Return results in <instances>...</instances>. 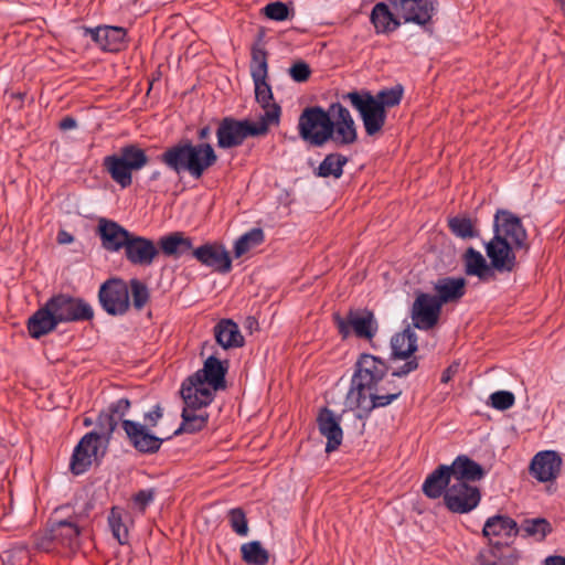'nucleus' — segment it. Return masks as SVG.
I'll use <instances>...</instances> for the list:
<instances>
[{
  "label": "nucleus",
  "instance_id": "f257e3e1",
  "mask_svg": "<svg viewBox=\"0 0 565 565\" xmlns=\"http://www.w3.org/2000/svg\"><path fill=\"white\" fill-rule=\"evenodd\" d=\"M226 373L227 362L211 355L204 361L202 369L183 381L180 393L184 407L182 423L175 435L194 434L206 427L210 417L206 407L213 402L215 393L226 387Z\"/></svg>",
  "mask_w": 565,
  "mask_h": 565
},
{
  "label": "nucleus",
  "instance_id": "f03ea898",
  "mask_svg": "<svg viewBox=\"0 0 565 565\" xmlns=\"http://www.w3.org/2000/svg\"><path fill=\"white\" fill-rule=\"evenodd\" d=\"M493 237L484 245L494 273H511L516 266L515 250L526 248L527 234L521 220L505 210L494 215Z\"/></svg>",
  "mask_w": 565,
  "mask_h": 565
},
{
  "label": "nucleus",
  "instance_id": "7ed1b4c3",
  "mask_svg": "<svg viewBox=\"0 0 565 565\" xmlns=\"http://www.w3.org/2000/svg\"><path fill=\"white\" fill-rule=\"evenodd\" d=\"M159 160L177 174L188 172L199 180L217 161L214 148L207 142L193 143L185 139L167 148Z\"/></svg>",
  "mask_w": 565,
  "mask_h": 565
},
{
  "label": "nucleus",
  "instance_id": "20e7f679",
  "mask_svg": "<svg viewBox=\"0 0 565 565\" xmlns=\"http://www.w3.org/2000/svg\"><path fill=\"white\" fill-rule=\"evenodd\" d=\"M250 75L255 86L256 100L264 110L258 120L266 124L267 128L271 125H278L281 109L279 105L274 103L271 87L267 83V53L262 47L254 46L252 50Z\"/></svg>",
  "mask_w": 565,
  "mask_h": 565
},
{
  "label": "nucleus",
  "instance_id": "39448f33",
  "mask_svg": "<svg viewBox=\"0 0 565 565\" xmlns=\"http://www.w3.org/2000/svg\"><path fill=\"white\" fill-rule=\"evenodd\" d=\"M149 162L146 151L136 143H128L117 153L103 159V168L114 182L126 189L132 183V172L143 169Z\"/></svg>",
  "mask_w": 565,
  "mask_h": 565
},
{
  "label": "nucleus",
  "instance_id": "423d86ee",
  "mask_svg": "<svg viewBox=\"0 0 565 565\" xmlns=\"http://www.w3.org/2000/svg\"><path fill=\"white\" fill-rule=\"evenodd\" d=\"M343 99L350 102L358 111L367 136L374 137L382 132L386 122V110L373 99L371 92L364 89L349 92L343 95Z\"/></svg>",
  "mask_w": 565,
  "mask_h": 565
},
{
  "label": "nucleus",
  "instance_id": "0eeeda50",
  "mask_svg": "<svg viewBox=\"0 0 565 565\" xmlns=\"http://www.w3.org/2000/svg\"><path fill=\"white\" fill-rule=\"evenodd\" d=\"M267 131L268 128L266 124H262L259 120H238L232 117H225L222 119L216 130L217 146L222 149L238 147L246 138L264 136Z\"/></svg>",
  "mask_w": 565,
  "mask_h": 565
},
{
  "label": "nucleus",
  "instance_id": "6e6552de",
  "mask_svg": "<svg viewBox=\"0 0 565 565\" xmlns=\"http://www.w3.org/2000/svg\"><path fill=\"white\" fill-rule=\"evenodd\" d=\"M328 141H332L337 147L352 146L358 141V127L354 118L341 103L329 105Z\"/></svg>",
  "mask_w": 565,
  "mask_h": 565
},
{
  "label": "nucleus",
  "instance_id": "1a4fd4ad",
  "mask_svg": "<svg viewBox=\"0 0 565 565\" xmlns=\"http://www.w3.org/2000/svg\"><path fill=\"white\" fill-rule=\"evenodd\" d=\"M298 134L300 138L313 147H322L327 143L329 130V107H307L298 119Z\"/></svg>",
  "mask_w": 565,
  "mask_h": 565
},
{
  "label": "nucleus",
  "instance_id": "9d476101",
  "mask_svg": "<svg viewBox=\"0 0 565 565\" xmlns=\"http://www.w3.org/2000/svg\"><path fill=\"white\" fill-rule=\"evenodd\" d=\"M333 319L343 338L353 332L358 338L371 340L377 331L374 315L367 309H352L347 317L334 315Z\"/></svg>",
  "mask_w": 565,
  "mask_h": 565
},
{
  "label": "nucleus",
  "instance_id": "9b49d317",
  "mask_svg": "<svg viewBox=\"0 0 565 565\" xmlns=\"http://www.w3.org/2000/svg\"><path fill=\"white\" fill-rule=\"evenodd\" d=\"M47 302L58 323L87 321L94 317L92 306L81 298L60 294L50 298Z\"/></svg>",
  "mask_w": 565,
  "mask_h": 565
},
{
  "label": "nucleus",
  "instance_id": "f8f14e48",
  "mask_svg": "<svg viewBox=\"0 0 565 565\" xmlns=\"http://www.w3.org/2000/svg\"><path fill=\"white\" fill-rule=\"evenodd\" d=\"M404 23L426 28L436 12V0H386Z\"/></svg>",
  "mask_w": 565,
  "mask_h": 565
},
{
  "label": "nucleus",
  "instance_id": "ddd939ff",
  "mask_svg": "<svg viewBox=\"0 0 565 565\" xmlns=\"http://www.w3.org/2000/svg\"><path fill=\"white\" fill-rule=\"evenodd\" d=\"M98 297L103 309L111 316L124 315L129 309V287L121 279H110L104 282Z\"/></svg>",
  "mask_w": 565,
  "mask_h": 565
},
{
  "label": "nucleus",
  "instance_id": "4468645a",
  "mask_svg": "<svg viewBox=\"0 0 565 565\" xmlns=\"http://www.w3.org/2000/svg\"><path fill=\"white\" fill-rule=\"evenodd\" d=\"M480 499V490L470 483L451 482L444 494L446 507L454 513L472 511L478 507Z\"/></svg>",
  "mask_w": 565,
  "mask_h": 565
},
{
  "label": "nucleus",
  "instance_id": "2eb2a0df",
  "mask_svg": "<svg viewBox=\"0 0 565 565\" xmlns=\"http://www.w3.org/2000/svg\"><path fill=\"white\" fill-rule=\"evenodd\" d=\"M441 308L440 302L436 300V296L419 292L411 309L413 326L419 330L433 329L439 320Z\"/></svg>",
  "mask_w": 565,
  "mask_h": 565
},
{
  "label": "nucleus",
  "instance_id": "dca6fc26",
  "mask_svg": "<svg viewBox=\"0 0 565 565\" xmlns=\"http://www.w3.org/2000/svg\"><path fill=\"white\" fill-rule=\"evenodd\" d=\"M121 427L130 446L141 454H156L159 451L164 440L163 438L152 434L148 426H143L141 423L136 420H122Z\"/></svg>",
  "mask_w": 565,
  "mask_h": 565
},
{
  "label": "nucleus",
  "instance_id": "f3484780",
  "mask_svg": "<svg viewBox=\"0 0 565 565\" xmlns=\"http://www.w3.org/2000/svg\"><path fill=\"white\" fill-rule=\"evenodd\" d=\"M192 256L203 266L214 271L227 274L232 269V259L224 245L206 243L192 250Z\"/></svg>",
  "mask_w": 565,
  "mask_h": 565
},
{
  "label": "nucleus",
  "instance_id": "a211bd4d",
  "mask_svg": "<svg viewBox=\"0 0 565 565\" xmlns=\"http://www.w3.org/2000/svg\"><path fill=\"white\" fill-rule=\"evenodd\" d=\"M124 252L128 263L140 267H149L159 255V249L152 239L135 233L128 239Z\"/></svg>",
  "mask_w": 565,
  "mask_h": 565
},
{
  "label": "nucleus",
  "instance_id": "6ab92c4d",
  "mask_svg": "<svg viewBox=\"0 0 565 565\" xmlns=\"http://www.w3.org/2000/svg\"><path fill=\"white\" fill-rule=\"evenodd\" d=\"M100 435L95 431L85 434L74 448L70 468L74 475H82L92 466L93 459L97 456Z\"/></svg>",
  "mask_w": 565,
  "mask_h": 565
},
{
  "label": "nucleus",
  "instance_id": "aec40b11",
  "mask_svg": "<svg viewBox=\"0 0 565 565\" xmlns=\"http://www.w3.org/2000/svg\"><path fill=\"white\" fill-rule=\"evenodd\" d=\"M132 232H129L119 223L102 217L97 225V235L102 246L110 253H118L124 249Z\"/></svg>",
  "mask_w": 565,
  "mask_h": 565
},
{
  "label": "nucleus",
  "instance_id": "412c9836",
  "mask_svg": "<svg viewBox=\"0 0 565 565\" xmlns=\"http://www.w3.org/2000/svg\"><path fill=\"white\" fill-rule=\"evenodd\" d=\"M84 35L92 40L104 51L119 52L127 45V32L120 26H97L95 29L83 28Z\"/></svg>",
  "mask_w": 565,
  "mask_h": 565
},
{
  "label": "nucleus",
  "instance_id": "4be33fe9",
  "mask_svg": "<svg viewBox=\"0 0 565 565\" xmlns=\"http://www.w3.org/2000/svg\"><path fill=\"white\" fill-rule=\"evenodd\" d=\"M561 467L562 458L558 454L553 450H544L533 457L530 471L537 481L548 482L557 478Z\"/></svg>",
  "mask_w": 565,
  "mask_h": 565
},
{
  "label": "nucleus",
  "instance_id": "5701e85b",
  "mask_svg": "<svg viewBox=\"0 0 565 565\" xmlns=\"http://www.w3.org/2000/svg\"><path fill=\"white\" fill-rule=\"evenodd\" d=\"M340 423L341 418L327 407L322 408L317 417L319 433L327 439L328 454L337 450L342 444L343 430Z\"/></svg>",
  "mask_w": 565,
  "mask_h": 565
},
{
  "label": "nucleus",
  "instance_id": "b1692460",
  "mask_svg": "<svg viewBox=\"0 0 565 565\" xmlns=\"http://www.w3.org/2000/svg\"><path fill=\"white\" fill-rule=\"evenodd\" d=\"M81 529L75 520H60L52 523L47 539L56 546L74 551L79 545Z\"/></svg>",
  "mask_w": 565,
  "mask_h": 565
},
{
  "label": "nucleus",
  "instance_id": "393cba45",
  "mask_svg": "<svg viewBox=\"0 0 565 565\" xmlns=\"http://www.w3.org/2000/svg\"><path fill=\"white\" fill-rule=\"evenodd\" d=\"M363 382L352 379L351 387L345 397V405L359 412V418L369 417L376 409L371 395V385H361Z\"/></svg>",
  "mask_w": 565,
  "mask_h": 565
},
{
  "label": "nucleus",
  "instance_id": "a878e982",
  "mask_svg": "<svg viewBox=\"0 0 565 565\" xmlns=\"http://www.w3.org/2000/svg\"><path fill=\"white\" fill-rule=\"evenodd\" d=\"M387 372L384 361L372 354H362L356 362V371L353 379L363 382L362 385H372L381 381Z\"/></svg>",
  "mask_w": 565,
  "mask_h": 565
},
{
  "label": "nucleus",
  "instance_id": "bb28decb",
  "mask_svg": "<svg viewBox=\"0 0 565 565\" xmlns=\"http://www.w3.org/2000/svg\"><path fill=\"white\" fill-rule=\"evenodd\" d=\"M452 482L470 483L480 480L484 472L482 467L467 456H458L450 466H447Z\"/></svg>",
  "mask_w": 565,
  "mask_h": 565
},
{
  "label": "nucleus",
  "instance_id": "cd10ccee",
  "mask_svg": "<svg viewBox=\"0 0 565 565\" xmlns=\"http://www.w3.org/2000/svg\"><path fill=\"white\" fill-rule=\"evenodd\" d=\"M390 3H376L370 14V21L373 24L377 34H388L396 31L401 24L402 19L399 14H394L390 9Z\"/></svg>",
  "mask_w": 565,
  "mask_h": 565
},
{
  "label": "nucleus",
  "instance_id": "c85d7f7f",
  "mask_svg": "<svg viewBox=\"0 0 565 565\" xmlns=\"http://www.w3.org/2000/svg\"><path fill=\"white\" fill-rule=\"evenodd\" d=\"M463 263L465 271L468 276H476L483 282H489L497 278L491 264H488L483 255L472 247L466 250Z\"/></svg>",
  "mask_w": 565,
  "mask_h": 565
},
{
  "label": "nucleus",
  "instance_id": "c756f323",
  "mask_svg": "<svg viewBox=\"0 0 565 565\" xmlns=\"http://www.w3.org/2000/svg\"><path fill=\"white\" fill-rule=\"evenodd\" d=\"M518 533L519 526L516 522L512 518L502 514L489 518L482 529L483 536L489 540H507L515 536Z\"/></svg>",
  "mask_w": 565,
  "mask_h": 565
},
{
  "label": "nucleus",
  "instance_id": "7c9ffc66",
  "mask_svg": "<svg viewBox=\"0 0 565 565\" xmlns=\"http://www.w3.org/2000/svg\"><path fill=\"white\" fill-rule=\"evenodd\" d=\"M49 302L44 307L38 309L28 320L26 327L31 338L40 339L41 337L52 332L58 322L54 317Z\"/></svg>",
  "mask_w": 565,
  "mask_h": 565
},
{
  "label": "nucleus",
  "instance_id": "2f4dec72",
  "mask_svg": "<svg viewBox=\"0 0 565 565\" xmlns=\"http://www.w3.org/2000/svg\"><path fill=\"white\" fill-rule=\"evenodd\" d=\"M130 401L128 398H119L113 402L107 411L102 412L97 419V425L102 428L103 434L110 436L118 423L122 422L124 416L130 409Z\"/></svg>",
  "mask_w": 565,
  "mask_h": 565
},
{
  "label": "nucleus",
  "instance_id": "473e14b6",
  "mask_svg": "<svg viewBox=\"0 0 565 565\" xmlns=\"http://www.w3.org/2000/svg\"><path fill=\"white\" fill-rule=\"evenodd\" d=\"M403 393V390L395 380L391 377H383L381 381L371 385V395L375 404V408H381L390 405L397 399Z\"/></svg>",
  "mask_w": 565,
  "mask_h": 565
},
{
  "label": "nucleus",
  "instance_id": "72a5a7b5",
  "mask_svg": "<svg viewBox=\"0 0 565 565\" xmlns=\"http://www.w3.org/2000/svg\"><path fill=\"white\" fill-rule=\"evenodd\" d=\"M158 245L166 256L180 257L194 249L192 238L183 232H172L160 237Z\"/></svg>",
  "mask_w": 565,
  "mask_h": 565
},
{
  "label": "nucleus",
  "instance_id": "f704fd0d",
  "mask_svg": "<svg viewBox=\"0 0 565 565\" xmlns=\"http://www.w3.org/2000/svg\"><path fill=\"white\" fill-rule=\"evenodd\" d=\"M214 337L223 349L241 348L244 344V337L242 335L238 326L230 320L223 319L214 327Z\"/></svg>",
  "mask_w": 565,
  "mask_h": 565
},
{
  "label": "nucleus",
  "instance_id": "c9c22d12",
  "mask_svg": "<svg viewBox=\"0 0 565 565\" xmlns=\"http://www.w3.org/2000/svg\"><path fill=\"white\" fill-rule=\"evenodd\" d=\"M466 281L463 278H444L435 284L436 300L444 303L457 301L465 295Z\"/></svg>",
  "mask_w": 565,
  "mask_h": 565
},
{
  "label": "nucleus",
  "instance_id": "e433bc0d",
  "mask_svg": "<svg viewBox=\"0 0 565 565\" xmlns=\"http://www.w3.org/2000/svg\"><path fill=\"white\" fill-rule=\"evenodd\" d=\"M452 482L451 476L447 466H439L434 470L423 483V492L431 499L439 498L445 494L446 489Z\"/></svg>",
  "mask_w": 565,
  "mask_h": 565
},
{
  "label": "nucleus",
  "instance_id": "4c0bfd02",
  "mask_svg": "<svg viewBox=\"0 0 565 565\" xmlns=\"http://www.w3.org/2000/svg\"><path fill=\"white\" fill-rule=\"evenodd\" d=\"M391 345L395 358L407 359L417 350V337L407 328L392 338Z\"/></svg>",
  "mask_w": 565,
  "mask_h": 565
},
{
  "label": "nucleus",
  "instance_id": "58836bf2",
  "mask_svg": "<svg viewBox=\"0 0 565 565\" xmlns=\"http://www.w3.org/2000/svg\"><path fill=\"white\" fill-rule=\"evenodd\" d=\"M348 163V158L341 153H329L324 157L318 167L317 175L322 178L333 177L339 179L343 174V167Z\"/></svg>",
  "mask_w": 565,
  "mask_h": 565
},
{
  "label": "nucleus",
  "instance_id": "ea45409f",
  "mask_svg": "<svg viewBox=\"0 0 565 565\" xmlns=\"http://www.w3.org/2000/svg\"><path fill=\"white\" fill-rule=\"evenodd\" d=\"M475 565H514V561L510 555H505L503 548L497 544L481 550Z\"/></svg>",
  "mask_w": 565,
  "mask_h": 565
},
{
  "label": "nucleus",
  "instance_id": "a19ab883",
  "mask_svg": "<svg viewBox=\"0 0 565 565\" xmlns=\"http://www.w3.org/2000/svg\"><path fill=\"white\" fill-rule=\"evenodd\" d=\"M241 553L243 561L248 565H266L269 561V554L259 541L244 543Z\"/></svg>",
  "mask_w": 565,
  "mask_h": 565
},
{
  "label": "nucleus",
  "instance_id": "79ce46f5",
  "mask_svg": "<svg viewBox=\"0 0 565 565\" xmlns=\"http://www.w3.org/2000/svg\"><path fill=\"white\" fill-rule=\"evenodd\" d=\"M264 232L262 228H252L247 233L243 234L234 244L235 257H241L252 248L258 246L264 242Z\"/></svg>",
  "mask_w": 565,
  "mask_h": 565
},
{
  "label": "nucleus",
  "instance_id": "37998d69",
  "mask_svg": "<svg viewBox=\"0 0 565 565\" xmlns=\"http://www.w3.org/2000/svg\"><path fill=\"white\" fill-rule=\"evenodd\" d=\"M526 536H531L536 541H543L551 532V523L543 518L524 520L519 527Z\"/></svg>",
  "mask_w": 565,
  "mask_h": 565
},
{
  "label": "nucleus",
  "instance_id": "c03bdc74",
  "mask_svg": "<svg viewBox=\"0 0 565 565\" xmlns=\"http://www.w3.org/2000/svg\"><path fill=\"white\" fill-rule=\"evenodd\" d=\"M124 511L118 507H113L108 515V524L113 536L119 544L124 545L128 542V527L122 522Z\"/></svg>",
  "mask_w": 565,
  "mask_h": 565
},
{
  "label": "nucleus",
  "instance_id": "a18cd8bd",
  "mask_svg": "<svg viewBox=\"0 0 565 565\" xmlns=\"http://www.w3.org/2000/svg\"><path fill=\"white\" fill-rule=\"evenodd\" d=\"M448 225L452 234L461 238H472L477 236L475 222L466 216H455L449 218Z\"/></svg>",
  "mask_w": 565,
  "mask_h": 565
},
{
  "label": "nucleus",
  "instance_id": "49530a36",
  "mask_svg": "<svg viewBox=\"0 0 565 565\" xmlns=\"http://www.w3.org/2000/svg\"><path fill=\"white\" fill-rule=\"evenodd\" d=\"M403 97V89L401 86L392 87L388 89H382L376 95H373V99L384 109L398 105Z\"/></svg>",
  "mask_w": 565,
  "mask_h": 565
},
{
  "label": "nucleus",
  "instance_id": "de8ad7c7",
  "mask_svg": "<svg viewBox=\"0 0 565 565\" xmlns=\"http://www.w3.org/2000/svg\"><path fill=\"white\" fill-rule=\"evenodd\" d=\"M228 522L232 530L238 536H247L248 535V523L245 515V512L241 508H234L228 511Z\"/></svg>",
  "mask_w": 565,
  "mask_h": 565
},
{
  "label": "nucleus",
  "instance_id": "09e8293b",
  "mask_svg": "<svg viewBox=\"0 0 565 565\" xmlns=\"http://www.w3.org/2000/svg\"><path fill=\"white\" fill-rule=\"evenodd\" d=\"M129 284V291H131L132 295V305L137 310H141L149 300L148 287L138 279H131Z\"/></svg>",
  "mask_w": 565,
  "mask_h": 565
},
{
  "label": "nucleus",
  "instance_id": "8fccbe9b",
  "mask_svg": "<svg viewBox=\"0 0 565 565\" xmlns=\"http://www.w3.org/2000/svg\"><path fill=\"white\" fill-rule=\"evenodd\" d=\"M515 403V396L510 391H497L489 396L488 405L498 411H507Z\"/></svg>",
  "mask_w": 565,
  "mask_h": 565
},
{
  "label": "nucleus",
  "instance_id": "3c124183",
  "mask_svg": "<svg viewBox=\"0 0 565 565\" xmlns=\"http://www.w3.org/2000/svg\"><path fill=\"white\" fill-rule=\"evenodd\" d=\"M264 14L274 21H285L289 18V8L281 1L270 2L263 9Z\"/></svg>",
  "mask_w": 565,
  "mask_h": 565
},
{
  "label": "nucleus",
  "instance_id": "603ef678",
  "mask_svg": "<svg viewBox=\"0 0 565 565\" xmlns=\"http://www.w3.org/2000/svg\"><path fill=\"white\" fill-rule=\"evenodd\" d=\"M154 499V490L153 489H145L138 491L134 498V504L140 510L145 511L146 508L153 501Z\"/></svg>",
  "mask_w": 565,
  "mask_h": 565
},
{
  "label": "nucleus",
  "instance_id": "864d4df0",
  "mask_svg": "<svg viewBox=\"0 0 565 565\" xmlns=\"http://www.w3.org/2000/svg\"><path fill=\"white\" fill-rule=\"evenodd\" d=\"M310 73L311 72L309 65L303 62L295 63L289 70L291 78L299 83L307 81L310 76Z\"/></svg>",
  "mask_w": 565,
  "mask_h": 565
},
{
  "label": "nucleus",
  "instance_id": "5fc2aeb1",
  "mask_svg": "<svg viewBox=\"0 0 565 565\" xmlns=\"http://www.w3.org/2000/svg\"><path fill=\"white\" fill-rule=\"evenodd\" d=\"M163 417V408L157 404L149 412L143 415V426H148L149 429L156 427Z\"/></svg>",
  "mask_w": 565,
  "mask_h": 565
},
{
  "label": "nucleus",
  "instance_id": "6e6d98bb",
  "mask_svg": "<svg viewBox=\"0 0 565 565\" xmlns=\"http://www.w3.org/2000/svg\"><path fill=\"white\" fill-rule=\"evenodd\" d=\"M417 367H418V362L414 358V359L406 361V363H404L402 366H399L398 369L393 371L391 376L392 377H404L407 374H409L411 372L415 371Z\"/></svg>",
  "mask_w": 565,
  "mask_h": 565
},
{
  "label": "nucleus",
  "instance_id": "4d7b16f0",
  "mask_svg": "<svg viewBox=\"0 0 565 565\" xmlns=\"http://www.w3.org/2000/svg\"><path fill=\"white\" fill-rule=\"evenodd\" d=\"M458 364H451L450 366H448L441 374V383L447 384L448 382H450L454 375L456 374Z\"/></svg>",
  "mask_w": 565,
  "mask_h": 565
},
{
  "label": "nucleus",
  "instance_id": "13d9d810",
  "mask_svg": "<svg viewBox=\"0 0 565 565\" xmlns=\"http://www.w3.org/2000/svg\"><path fill=\"white\" fill-rule=\"evenodd\" d=\"M56 239H57L58 244L65 245V244L73 243L74 242V236L71 233H68V232H66L64 230H61L57 233Z\"/></svg>",
  "mask_w": 565,
  "mask_h": 565
},
{
  "label": "nucleus",
  "instance_id": "bf43d9fd",
  "mask_svg": "<svg viewBox=\"0 0 565 565\" xmlns=\"http://www.w3.org/2000/svg\"><path fill=\"white\" fill-rule=\"evenodd\" d=\"M76 127V120L72 117H65L60 121V128L62 130H68Z\"/></svg>",
  "mask_w": 565,
  "mask_h": 565
},
{
  "label": "nucleus",
  "instance_id": "052dcab7",
  "mask_svg": "<svg viewBox=\"0 0 565 565\" xmlns=\"http://www.w3.org/2000/svg\"><path fill=\"white\" fill-rule=\"evenodd\" d=\"M545 565H565V557L550 556L546 558Z\"/></svg>",
  "mask_w": 565,
  "mask_h": 565
},
{
  "label": "nucleus",
  "instance_id": "680f3d73",
  "mask_svg": "<svg viewBox=\"0 0 565 565\" xmlns=\"http://www.w3.org/2000/svg\"><path fill=\"white\" fill-rule=\"evenodd\" d=\"M211 135V129L209 126H205V127H202L199 131H198V138L200 140H206Z\"/></svg>",
  "mask_w": 565,
  "mask_h": 565
},
{
  "label": "nucleus",
  "instance_id": "e2e57ef3",
  "mask_svg": "<svg viewBox=\"0 0 565 565\" xmlns=\"http://www.w3.org/2000/svg\"><path fill=\"white\" fill-rule=\"evenodd\" d=\"M160 177V172L156 171L152 173L151 179H157Z\"/></svg>",
  "mask_w": 565,
  "mask_h": 565
}]
</instances>
